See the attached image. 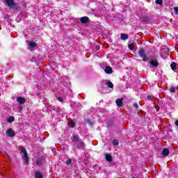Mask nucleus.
<instances>
[{
	"instance_id": "6e6552de",
	"label": "nucleus",
	"mask_w": 178,
	"mask_h": 178,
	"mask_svg": "<svg viewBox=\"0 0 178 178\" xmlns=\"http://www.w3.org/2000/svg\"><path fill=\"white\" fill-rule=\"evenodd\" d=\"M104 72L106 73V74H112V73H113V70H112L111 67L106 66Z\"/></svg>"
},
{
	"instance_id": "39448f33",
	"label": "nucleus",
	"mask_w": 178,
	"mask_h": 178,
	"mask_svg": "<svg viewBox=\"0 0 178 178\" xmlns=\"http://www.w3.org/2000/svg\"><path fill=\"white\" fill-rule=\"evenodd\" d=\"M6 133L8 137H15V136H16L15 131H13V129H7Z\"/></svg>"
},
{
	"instance_id": "2f4dec72",
	"label": "nucleus",
	"mask_w": 178,
	"mask_h": 178,
	"mask_svg": "<svg viewBox=\"0 0 178 178\" xmlns=\"http://www.w3.org/2000/svg\"><path fill=\"white\" fill-rule=\"evenodd\" d=\"M70 126L71 127H74V126H76V124H75L74 122H70Z\"/></svg>"
},
{
	"instance_id": "9b49d317",
	"label": "nucleus",
	"mask_w": 178,
	"mask_h": 178,
	"mask_svg": "<svg viewBox=\"0 0 178 178\" xmlns=\"http://www.w3.org/2000/svg\"><path fill=\"white\" fill-rule=\"evenodd\" d=\"M169 154H170L169 149H168V148L163 149V150L161 152V154L163 155V156H168V155H169Z\"/></svg>"
},
{
	"instance_id": "bb28decb",
	"label": "nucleus",
	"mask_w": 178,
	"mask_h": 178,
	"mask_svg": "<svg viewBox=\"0 0 178 178\" xmlns=\"http://www.w3.org/2000/svg\"><path fill=\"white\" fill-rule=\"evenodd\" d=\"M66 165H70L72 163V159H69L65 161Z\"/></svg>"
},
{
	"instance_id": "f3484780",
	"label": "nucleus",
	"mask_w": 178,
	"mask_h": 178,
	"mask_svg": "<svg viewBox=\"0 0 178 178\" xmlns=\"http://www.w3.org/2000/svg\"><path fill=\"white\" fill-rule=\"evenodd\" d=\"M141 20L143 23H148V22H149V18L148 17H143Z\"/></svg>"
},
{
	"instance_id": "7ed1b4c3",
	"label": "nucleus",
	"mask_w": 178,
	"mask_h": 178,
	"mask_svg": "<svg viewBox=\"0 0 178 178\" xmlns=\"http://www.w3.org/2000/svg\"><path fill=\"white\" fill-rule=\"evenodd\" d=\"M20 148L22 152L24 154V155H22V159L26 162V164H29V162H30V157H29V154L27 153L26 147H21Z\"/></svg>"
},
{
	"instance_id": "f03ea898",
	"label": "nucleus",
	"mask_w": 178,
	"mask_h": 178,
	"mask_svg": "<svg viewBox=\"0 0 178 178\" xmlns=\"http://www.w3.org/2000/svg\"><path fill=\"white\" fill-rule=\"evenodd\" d=\"M138 55L140 58H143V62H148L149 58L145 55V50L143 48H140L138 50Z\"/></svg>"
},
{
	"instance_id": "a878e982",
	"label": "nucleus",
	"mask_w": 178,
	"mask_h": 178,
	"mask_svg": "<svg viewBox=\"0 0 178 178\" xmlns=\"http://www.w3.org/2000/svg\"><path fill=\"white\" fill-rule=\"evenodd\" d=\"M86 121L88 122L90 126H92L93 123L92 122H91V120H90V118H88Z\"/></svg>"
},
{
	"instance_id": "423d86ee",
	"label": "nucleus",
	"mask_w": 178,
	"mask_h": 178,
	"mask_svg": "<svg viewBox=\"0 0 178 178\" xmlns=\"http://www.w3.org/2000/svg\"><path fill=\"white\" fill-rule=\"evenodd\" d=\"M71 140H72V143H79V141H80V136L72 135L71 136Z\"/></svg>"
},
{
	"instance_id": "f8f14e48",
	"label": "nucleus",
	"mask_w": 178,
	"mask_h": 178,
	"mask_svg": "<svg viewBox=\"0 0 178 178\" xmlns=\"http://www.w3.org/2000/svg\"><path fill=\"white\" fill-rule=\"evenodd\" d=\"M78 144L76 145V148H84V142H82V140L80 139L78 141Z\"/></svg>"
},
{
	"instance_id": "b1692460",
	"label": "nucleus",
	"mask_w": 178,
	"mask_h": 178,
	"mask_svg": "<svg viewBox=\"0 0 178 178\" xmlns=\"http://www.w3.org/2000/svg\"><path fill=\"white\" fill-rule=\"evenodd\" d=\"M113 145H119V140L117 139H115L113 140Z\"/></svg>"
},
{
	"instance_id": "72a5a7b5",
	"label": "nucleus",
	"mask_w": 178,
	"mask_h": 178,
	"mask_svg": "<svg viewBox=\"0 0 178 178\" xmlns=\"http://www.w3.org/2000/svg\"><path fill=\"white\" fill-rule=\"evenodd\" d=\"M175 125L177 126V127H178V120H177V121L175 122Z\"/></svg>"
},
{
	"instance_id": "9d476101",
	"label": "nucleus",
	"mask_w": 178,
	"mask_h": 178,
	"mask_svg": "<svg viewBox=\"0 0 178 178\" xmlns=\"http://www.w3.org/2000/svg\"><path fill=\"white\" fill-rule=\"evenodd\" d=\"M150 65H152L153 67H158V66H159V63L156 60H150Z\"/></svg>"
},
{
	"instance_id": "20e7f679",
	"label": "nucleus",
	"mask_w": 178,
	"mask_h": 178,
	"mask_svg": "<svg viewBox=\"0 0 178 178\" xmlns=\"http://www.w3.org/2000/svg\"><path fill=\"white\" fill-rule=\"evenodd\" d=\"M17 102H19L21 105H23L27 102V99L23 97H17Z\"/></svg>"
},
{
	"instance_id": "6ab92c4d",
	"label": "nucleus",
	"mask_w": 178,
	"mask_h": 178,
	"mask_svg": "<svg viewBox=\"0 0 178 178\" xmlns=\"http://www.w3.org/2000/svg\"><path fill=\"white\" fill-rule=\"evenodd\" d=\"M106 86H108V88H113V83L111 81H108L106 83Z\"/></svg>"
},
{
	"instance_id": "7c9ffc66",
	"label": "nucleus",
	"mask_w": 178,
	"mask_h": 178,
	"mask_svg": "<svg viewBox=\"0 0 178 178\" xmlns=\"http://www.w3.org/2000/svg\"><path fill=\"white\" fill-rule=\"evenodd\" d=\"M152 98H155L154 96H151V95H148L147 96V99L149 100V101H151V99H152Z\"/></svg>"
},
{
	"instance_id": "393cba45",
	"label": "nucleus",
	"mask_w": 178,
	"mask_h": 178,
	"mask_svg": "<svg viewBox=\"0 0 178 178\" xmlns=\"http://www.w3.org/2000/svg\"><path fill=\"white\" fill-rule=\"evenodd\" d=\"M170 92H175L176 91V88L172 86L170 88Z\"/></svg>"
},
{
	"instance_id": "473e14b6",
	"label": "nucleus",
	"mask_w": 178,
	"mask_h": 178,
	"mask_svg": "<svg viewBox=\"0 0 178 178\" xmlns=\"http://www.w3.org/2000/svg\"><path fill=\"white\" fill-rule=\"evenodd\" d=\"M4 154H5L6 155H7V156H8V158H10V156H9V154H8V152H4Z\"/></svg>"
},
{
	"instance_id": "5701e85b",
	"label": "nucleus",
	"mask_w": 178,
	"mask_h": 178,
	"mask_svg": "<svg viewBox=\"0 0 178 178\" xmlns=\"http://www.w3.org/2000/svg\"><path fill=\"white\" fill-rule=\"evenodd\" d=\"M133 47H134V43H131V44H128V48H129V49H130V51H133Z\"/></svg>"
},
{
	"instance_id": "0eeeda50",
	"label": "nucleus",
	"mask_w": 178,
	"mask_h": 178,
	"mask_svg": "<svg viewBox=\"0 0 178 178\" xmlns=\"http://www.w3.org/2000/svg\"><path fill=\"white\" fill-rule=\"evenodd\" d=\"M115 104L117 106H118L119 108H122V106H123V98L117 99L115 101Z\"/></svg>"
},
{
	"instance_id": "cd10ccee",
	"label": "nucleus",
	"mask_w": 178,
	"mask_h": 178,
	"mask_svg": "<svg viewBox=\"0 0 178 178\" xmlns=\"http://www.w3.org/2000/svg\"><path fill=\"white\" fill-rule=\"evenodd\" d=\"M57 99L59 101V102H63V97H57Z\"/></svg>"
},
{
	"instance_id": "ddd939ff",
	"label": "nucleus",
	"mask_w": 178,
	"mask_h": 178,
	"mask_svg": "<svg viewBox=\"0 0 178 178\" xmlns=\"http://www.w3.org/2000/svg\"><path fill=\"white\" fill-rule=\"evenodd\" d=\"M42 162H44V159H42V157H40V158L37 159L36 165L38 166H41V165H42Z\"/></svg>"
},
{
	"instance_id": "1a4fd4ad",
	"label": "nucleus",
	"mask_w": 178,
	"mask_h": 178,
	"mask_svg": "<svg viewBox=\"0 0 178 178\" xmlns=\"http://www.w3.org/2000/svg\"><path fill=\"white\" fill-rule=\"evenodd\" d=\"M88 17L85 16L80 18V22L82 23V24H86L88 23Z\"/></svg>"
},
{
	"instance_id": "c756f323",
	"label": "nucleus",
	"mask_w": 178,
	"mask_h": 178,
	"mask_svg": "<svg viewBox=\"0 0 178 178\" xmlns=\"http://www.w3.org/2000/svg\"><path fill=\"white\" fill-rule=\"evenodd\" d=\"M134 107L135 108V109H138L139 108L138 104L137 103L134 104Z\"/></svg>"
},
{
	"instance_id": "4be33fe9",
	"label": "nucleus",
	"mask_w": 178,
	"mask_h": 178,
	"mask_svg": "<svg viewBox=\"0 0 178 178\" xmlns=\"http://www.w3.org/2000/svg\"><path fill=\"white\" fill-rule=\"evenodd\" d=\"M155 3L157 5H163V0H155Z\"/></svg>"
},
{
	"instance_id": "4468645a",
	"label": "nucleus",
	"mask_w": 178,
	"mask_h": 178,
	"mask_svg": "<svg viewBox=\"0 0 178 178\" xmlns=\"http://www.w3.org/2000/svg\"><path fill=\"white\" fill-rule=\"evenodd\" d=\"M35 178H44V176L42 175V173L40 171H36L35 173Z\"/></svg>"
},
{
	"instance_id": "c85d7f7f",
	"label": "nucleus",
	"mask_w": 178,
	"mask_h": 178,
	"mask_svg": "<svg viewBox=\"0 0 178 178\" xmlns=\"http://www.w3.org/2000/svg\"><path fill=\"white\" fill-rule=\"evenodd\" d=\"M174 12H175V15H178V7L174 8Z\"/></svg>"
},
{
	"instance_id": "f257e3e1",
	"label": "nucleus",
	"mask_w": 178,
	"mask_h": 178,
	"mask_svg": "<svg viewBox=\"0 0 178 178\" xmlns=\"http://www.w3.org/2000/svg\"><path fill=\"white\" fill-rule=\"evenodd\" d=\"M4 3L7 5L9 9H13V10H18V9H20L19 3L15 2V0H4Z\"/></svg>"
},
{
	"instance_id": "a211bd4d",
	"label": "nucleus",
	"mask_w": 178,
	"mask_h": 178,
	"mask_svg": "<svg viewBox=\"0 0 178 178\" xmlns=\"http://www.w3.org/2000/svg\"><path fill=\"white\" fill-rule=\"evenodd\" d=\"M176 66H177V64L175 62L172 63L170 65V67H171L172 70H173L174 72H176Z\"/></svg>"
},
{
	"instance_id": "dca6fc26",
	"label": "nucleus",
	"mask_w": 178,
	"mask_h": 178,
	"mask_svg": "<svg viewBox=\"0 0 178 178\" xmlns=\"http://www.w3.org/2000/svg\"><path fill=\"white\" fill-rule=\"evenodd\" d=\"M120 38L122 41H124V40H128L129 39V35L126 33H121Z\"/></svg>"
},
{
	"instance_id": "2eb2a0df",
	"label": "nucleus",
	"mask_w": 178,
	"mask_h": 178,
	"mask_svg": "<svg viewBox=\"0 0 178 178\" xmlns=\"http://www.w3.org/2000/svg\"><path fill=\"white\" fill-rule=\"evenodd\" d=\"M106 160L107 161V162H112V161H113V158L111 154H106Z\"/></svg>"
},
{
	"instance_id": "aec40b11",
	"label": "nucleus",
	"mask_w": 178,
	"mask_h": 178,
	"mask_svg": "<svg viewBox=\"0 0 178 178\" xmlns=\"http://www.w3.org/2000/svg\"><path fill=\"white\" fill-rule=\"evenodd\" d=\"M30 47L31 48H35V47H37V43H35V42H31Z\"/></svg>"
},
{
	"instance_id": "412c9836",
	"label": "nucleus",
	"mask_w": 178,
	"mask_h": 178,
	"mask_svg": "<svg viewBox=\"0 0 178 178\" xmlns=\"http://www.w3.org/2000/svg\"><path fill=\"white\" fill-rule=\"evenodd\" d=\"M8 122L9 123H12V122H15V117L13 116L9 117V118L8 119Z\"/></svg>"
}]
</instances>
